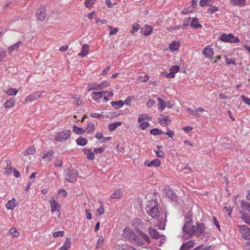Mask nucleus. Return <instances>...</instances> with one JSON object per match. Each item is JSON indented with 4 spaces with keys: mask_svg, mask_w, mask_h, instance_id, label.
Returning <instances> with one entry per match:
<instances>
[{
    "mask_svg": "<svg viewBox=\"0 0 250 250\" xmlns=\"http://www.w3.org/2000/svg\"><path fill=\"white\" fill-rule=\"evenodd\" d=\"M71 131L66 129L58 132L57 136L55 138L56 141L62 142L67 141L71 135Z\"/></svg>",
    "mask_w": 250,
    "mask_h": 250,
    "instance_id": "f257e3e1",
    "label": "nucleus"
},
{
    "mask_svg": "<svg viewBox=\"0 0 250 250\" xmlns=\"http://www.w3.org/2000/svg\"><path fill=\"white\" fill-rule=\"evenodd\" d=\"M65 179L70 183H74L77 180L78 172L74 169L68 168L65 171Z\"/></svg>",
    "mask_w": 250,
    "mask_h": 250,
    "instance_id": "f03ea898",
    "label": "nucleus"
},
{
    "mask_svg": "<svg viewBox=\"0 0 250 250\" xmlns=\"http://www.w3.org/2000/svg\"><path fill=\"white\" fill-rule=\"evenodd\" d=\"M187 218H188V221L184 225L183 230L184 233L192 235L194 234L195 225H193L191 223V217L190 216L187 217Z\"/></svg>",
    "mask_w": 250,
    "mask_h": 250,
    "instance_id": "7ed1b4c3",
    "label": "nucleus"
},
{
    "mask_svg": "<svg viewBox=\"0 0 250 250\" xmlns=\"http://www.w3.org/2000/svg\"><path fill=\"white\" fill-rule=\"evenodd\" d=\"M146 210L147 214L151 216L152 218L155 219H158L159 218L160 212L158 207H157L156 205L154 206L151 205L150 206H147Z\"/></svg>",
    "mask_w": 250,
    "mask_h": 250,
    "instance_id": "20e7f679",
    "label": "nucleus"
},
{
    "mask_svg": "<svg viewBox=\"0 0 250 250\" xmlns=\"http://www.w3.org/2000/svg\"><path fill=\"white\" fill-rule=\"evenodd\" d=\"M220 40L224 42L230 43H238L240 42L239 38L232 34H222L220 37Z\"/></svg>",
    "mask_w": 250,
    "mask_h": 250,
    "instance_id": "39448f33",
    "label": "nucleus"
},
{
    "mask_svg": "<svg viewBox=\"0 0 250 250\" xmlns=\"http://www.w3.org/2000/svg\"><path fill=\"white\" fill-rule=\"evenodd\" d=\"M237 229L243 238L245 239H250V229L247 225H238Z\"/></svg>",
    "mask_w": 250,
    "mask_h": 250,
    "instance_id": "423d86ee",
    "label": "nucleus"
},
{
    "mask_svg": "<svg viewBox=\"0 0 250 250\" xmlns=\"http://www.w3.org/2000/svg\"><path fill=\"white\" fill-rule=\"evenodd\" d=\"M122 235L124 238L128 239L131 242L137 238V235L132 229L127 227L124 229Z\"/></svg>",
    "mask_w": 250,
    "mask_h": 250,
    "instance_id": "0eeeda50",
    "label": "nucleus"
},
{
    "mask_svg": "<svg viewBox=\"0 0 250 250\" xmlns=\"http://www.w3.org/2000/svg\"><path fill=\"white\" fill-rule=\"evenodd\" d=\"M205 227L204 224L196 223L195 224V228L194 232L197 237H199L204 235L205 233Z\"/></svg>",
    "mask_w": 250,
    "mask_h": 250,
    "instance_id": "6e6552de",
    "label": "nucleus"
},
{
    "mask_svg": "<svg viewBox=\"0 0 250 250\" xmlns=\"http://www.w3.org/2000/svg\"><path fill=\"white\" fill-rule=\"evenodd\" d=\"M42 93V92L40 93L39 92H35L30 94L25 99L23 103L26 104L29 102H32L40 98Z\"/></svg>",
    "mask_w": 250,
    "mask_h": 250,
    "instance_id": "1a4fd4ad",
    "label": "nucleus"
},
{
    "mask_svg": "<svg viewBox=\"0 0 250 250\" xmlns=\"http://www.w3.org/2000/svg\"><path fill=\"white\" fill-rule=\"evenodd\" d=\"M54 151L52 150H45L42 151L40 156L45 161H50L52 160Z\"/></svg>",
    "mask_w": 250,
    "mask_h": 250,
    "instance_id": "9d476101",
    "label": "nucleus"
},
{
    "mask_svg": "<svg viewBox=\"0 0 250 250\" xmlns=\"http://www.w3.org/2000/svg\"><path fill=\"white\" fill-rule=\"evenodd\" d=\"M213 49L210 45L206 46L203 50V54L207 58H210L212 57L213 55Z\"/></svg>",
    "mask_w": 250,
    "mask_h": 250,
    "instance_id": "9b49d317",
    "label": "nucleus"
},
{
    "mask_svg": "<svg viewBox=\"0 0 250 250\" xmlns=\"http://www.w3.org/2000/svg\"><path fill=\"white\" fill-rule=\"evenodd\" d=\"M104 93H105V91H101L98 92H92L91 93L90 96L94 101H97L103 97Z\"/></svg>",
    "mask_w": 250,
    "mask_h": 250,
    "instance_id": "f8f14e48",
    "label": "nucleus"
},
{
    "mask_svg": "<svg viewBox=\"0 0 250 250\" xmlns=\"http://www.w3.org/2000/svg\"><path fill=\"white\" fill-rule=\"evenodd\" d=\"M160 118L159 119V123L163 126H166L170 123V117L169 116H165L161 115Z\"/></svg>",
    "mask_w": 250,
    "mask_h": 250,
    "instance_id": "ddd939ff",
    "label": "nucleus"
},
{
    "mask_svg": "<svg viewBox=\"0 0 250 250\" xmlns=\"http://www.w3.org/2000/svg\"><path fill=\"white\" fill-rule=\"evenodd\" d=\"M36 17L38 20L42 21L46 17V12L44 8H40L37 10Z\"/></svg>",
    "mask_w": 250,
    "mask_h": 250,
    "instance_id": "4468645a",
    "label": "nucleus"
},
{
    "mask_svg": "<svg viewBox=\"0 0 250 250\" xmlns=\"http://www.w3.org/2000/svg\"><path fill=\"white\" fill-rule=\"evenodd\" d=\"M89 46L87 44H84L83 45L81 52L78 53V56L81 57H85L89 53Z\"/></svg>",
    "mask_w": 250,
    "mask_h": 250,
    "instance_id": "2eb2a0df",
    "label": "nucleus"
},
{
    "mask_svg": "<svg viewBox=\"0 0 250 250\" xmlns=\"http://www.w3.org/2000/svg\"><path fill=\"white\" fill-rule=\"evenodd\" d=\"M51 206V210L52 212H54L56 211H59L60 206L59 204L55 201L54 198H52L50 201Z\"/></svg>",
    "mask_w": 250,
    "mask_h": 250,
    "instance_id": "dca6fc26",
    "label": "nucleus"
},
{
    "mask_svg": "<svg viewBox=\"0 0 250 250\" xmlns=\"http://www.w3.org/2000/svg\"><path fill=\"white\" fill-rule=\"evenodd\" d=\"M145 165L147 167H157L161 165V161L158 159H154L150 162L146 161L145 162Z\"/></svg>",
    "mask_w": 250,
    "mask_h": 250,
    "instance_id": "f3484780",
    "label": "nucleus"
},
{
    "mask_svg": "<svg viewBox=\"0 0 250 250\" xmlns=\"http://www.w3.org/2000/svg\"><path fill=\"white\" fill-rule=\"evenodd\" d=\"M21 44V41H18L15 44L8 47V48H7V52L9 54H11L14 50H17Z\"/></svg>",
    "mask_w": 250,
    "mask_h": 250,
    "instance_id": "a211bd4d",
    "label": "nucleus"
},
{
    "mask_svg": "<svg viewBox=\"0 0 250 250\" xmlns=\"http://www.w3.org/2000/svg\"><path fill=\"white\" fill-rule=\"evenodd\" d=\"M195 243L194 241L189 240L182 245L180 250H188L190 248L193 247L195 245Z\"/></svg>",
    "mask_w": 250,
    "mask_h": 250,
    "instance_id": "6ab92c4d",
    "label": "nucleus"
},
{
    "mask_svg": "<svg viewBox=\"0 0 250 250\" xmlns=\"http://www.w3.org/2000/svg\"><path fill=\"white\" fill-rule=\"evenodd\" d=\"M87 90L89 91L95 90H101V87H100V85L99 83H91L88 84L87 85Z\"/></svg>",
    "mask_w": 250,
    "mask_h": 250,
    "instance_id": "aec40b11",
    "label": "nucleus"
},
{
    "mask_svg": "<svg viewBox=\"0 0 250 250\" xmlns=\"http://www.w3.org/2000/svg\"><path fill=\"white\" fill-rule=\"evenodd\" d=\"M246 2V0H230L231 5L233 6H244Z\"/></svg>",
    "mask_w": 250,
    "mask_h": 250,
    "instance_id": "412c9836",
    "label": "nucleus"
},
{
    "mask_svg": "<svg viewBox=\"0 0 250 250\" xmlns=\"http://www.w3.org/2000/svg\"><path fill=\"white\" fill-rule=\"evenodd\" d=\"M71 246V241L69 238L66 237L63 245L60 248V250H68L70 249Z\"/></svg>",
    "mask_w": 250,
    "mask_h": 250,
    "instance_id": "4be33fe9",
    "label": "nucleus"
},
{
    "mask_svg": "<svg viewBox=\"0 0 250 250\" xmlns=\"http://www.w3.org/2000/svg\"><path fill=\"white\" fill-rule=\"evenodd\" d=\"M180 47V43L178 41H173L169 44V48L172 51L178 50Z\"/></svg>",
    "mask_w": 250,
    "mask_h": 250,
    "instance_id": "5701e85b",
    "label": "nucleus"
},
{
    "mask_svg": "<svg viewBox=\"0 0 250 250\" xmlns=\"http://www.w3.org/2000/svg\"><path fill=\"white\" fill-rule=\"evenodd\" d=\"M122 195L123 192L122 189L118 188L115 190L114 193L111 195L110 198L111 199H121Z\"/></svg>",
    "mask_w": 250,
    "mask_h": 250,
    "instance_id": "b1692460",
    "label": "nucleus"
},
{
    "mask_svg": "<svg viewBox=\"0 0 250 250\" xmlns=\"http://www.w3.org/2000/svg\"><path fill=\"white\" fill-rule=\"evenodd\" d=\"M16 200L13 198L6 203V208L7 209H13L16 207Z\"/></svg>",
    "mask_w": 250,
    "mask_h": 250,
    "instance_id": "393cba45",
    "label": "nucleus"
},
{
    "mask_svg": "<svg viewBox=\"0 0 250 250\" xmlns=\"http://www.w3.org/2000/svg\"><path fill=\"white\" fill-rule=\"evenodd\" d=\"M153 30V28L151 26L145 25L142 28V32L145 36H148L151 34Z\"/></svg>",
    "mask_w": 250,
    "mask_h": 250,
    "instance_id": "a878e982",
    "label": "nucleus"
},
{
    "mask_svg": "<svg viewBox=\"0 0 250 250\" xmlns=\"http://www.w3.org/2000/svg\"><path fill=\"white\" fill-rule=\"evenodd\" d=\"M149 233L152 238L154 239H159L160 237V235L159 232L155 229L149 228Z\"/></svg>",
    "mask_w": 250,
    "mask_h": 250,
    "instance_id": "bb28decb",
    "label": "nucleus"
},
{
    "mask_svg": "<svg viewBox=\"0 0 250 250\" xmlns=\"http://www.w3.org/2000/svg\"><path fill=\"white\" fill-rule=\"evenodd\" d=\"M157 100L159 102L158 104V110L160 111H162L163 110L165 109L166 106V103H165V101L163 99L160 98H158Z\"/></svg>",
    "mask_w": 250,
    "mask_h": 250,
    "instance_id": "cd10ccee",
    "label": "nucleus"
},
{
    "mask_svg": "<svg viewBox=\"0 0 250 250\" xmlns=\"http://www.w3.org/2000/svg\"><path fill=\"white\" fill-rule=\"evenodd\" d=\"M241 207L244 209L250 212V203L245 200L241 201Z\"/></svg>",
    "mask_w": 250,
    "mask_h": 250,
    "instance_id": "c85d7f7f",
    "label": "nucleus"
},
{
    "mask_svg": "<svg viewBox=\"0 0 250 250\" xmlns=\"http://www.w3.org/2000/svg\"><path fill=\"white\" fill-rule=\"evenodd\" d=\"M187 111L190 115L193 116L195 114V112H203L205 111V110L201 107L196 108L195 109L191 108H188L187 109Z\"/></svg>",
    "mask_w": 250,
    "mask_h": 250,
    "instance_id": "c756f323",
    "label": "nucleus"
},
{
    "mask_svg": "<svg viewBox=\"0 0 250 250\" xmlns=\"http://www.w3.org/2000/svg\"><path fill=\"white\" fill-rule=\"evenodd\" d=\"M15 105V102L13 100H9L5 102L3 106L5 108H9L13 107Z\"/></svg>",
    "mask_w": 250,
    "mask_h": 250,
    "instance_id": "7c9ffc66",
    "label": "nucleus"
},
{
    "mask_svg": "<svg viewBox=\"0 0 250 250\" xmlns=\"http://www.w3.org/2000/svg\"><path fill=\"white\" fill-rule=\"evenodd\" d=\"M8 234L12 235V237H18L19 236V232L16 228H13L9 229Z\"/></svg>",
    "mask_w": 250,
    "mask_h": 250,
    "instance_id": "2f4dec72",
    "label": "nucleus"
},
{
    "mask_svg": "<svg viewBox=\"0 0 250 250\" xmlns=\"http://www.w3.org/2000/svg\"><path fill=\"white\" fill-rule=\"evenodd\" d=\"M72 130L74 133H75L78 135L83 134L85 132V130H83L82 128H81L76 125H73V126L72 127Z\"/></svg>",
    "mask_w": 250,
    "mask_h": 250,
    "instance_id": "473e14b6",
    "label": "nucleus"
},
{
    "mask_svg": "<svg viewBox=\"0 0 250 250\" xmlns=\"http://www.w3.org/2000/svg\"><path fill=\"white\" fill-rule=\"evenodd\" d=\"M122 125L121 122H117L112 123L109 125L108 129L110 131L115 130L117 127L120 126Z\"/></svg>",
    "mask_w": 250,
    "mask_h": 250,
    "instance_id": "72a5a7b5",
    "label": "nucleus"
},
{
    "mask_svg": "<svg viewBox=\"0 0 250 250\" xmlns=\"http://www.w3.org/2000/svg\"><path fill=\"white\" fill-rule=\"evenodd\" d=\"M111 104L115 108L118 109L120 107H122L124 105V103L122 100L118 101H113L111 103Z\"/></svg>",
    "mask_w": 250,
    "mask_h": 250,
    "instance_id": "f704fd0d",
    "label": "nucleus"
},
{
    "mask_svg": "<svg viewBox=\"0 0 250 250\" xmlns=\"http://www.w3.org/2000/svg\"><path fill=\"white\" fill-rule=\"evenodd\" d=\"M84 154L86 155L87 158L90 160L94 159V154L91 149H85Z\"/></svg>",
    "mask_w": 250,
    "mask_h": 250,
    "instance_id": "c9c22d12",
    "label": "nucleus"
},
{
    "mask_svg": "<svg viewBox=\"0 0 250 250\" xmlns=\"http://www.w3.org/2000/svg\"><path fill=\"white\" fill-rule=\"evenodd\" d=\"M190 26L194 28L197 29L202 26L201 24L199 23V21L197 18L192 19Z\"/></svg>",
    "mask_w": 250,
    "mask_h": 250,
    "instance_id": "e433bc0d",
    "label": "nucleus"
},
{
    "mask_svg": "<svg viewBox=\"0 0 250 250\" xmlns=\"http://www.w3.org/2000/svg\"><path fill=\"white\" fill-rule=\"evenodd\" d=\"M104 239L103 236L101 235L99 237L98 239L97 242V245L96 246L95 249H101L104 244Z\"/></svg>",
    "mask_w": 250,
    "mask_h": 250,
    "instance_id": "4c0bfd02",
    "label": "nucleus"
},
{
    "mask_svg": "<svg viewBox=\"0 0 250 250\" xmlns=\"http://www.w3.org/2000/svg\"><path fill=\"white\" fill-rule=\"evenodd\" d=\"M77 144L81 146H84L87 144V140L82 137H79L76 140Z\"/></svg>",
    "mask_w": 250,
    "mask_h": 250,
    "instance_id": "58836bf2",
    "label": "nucleus"
},
{
    "mask_svg": "<svg viewBox=\"0 0 250 250\" xmlns=\"http://www.w3.org/2000/svg\"><path fill=\"white\" fill-rule=\"evenodd\" d=\"M94 129H95V125L93 123H88L87 124L86 127L85 128V130H86L85 131L87 133H90L93 132Z\"/></svg>",
    "mask_w": 250,
    "mask_h": 250,
    "instance_id": "ea45409f",
    "label": "nucleus"
},
{
    "mask_svg": "<svg viewBox=\"0 0 250 250\" xmlns=\"http://www.w3.org/2000/svg\"><path fill=\"white\" fill-rule=\"evenodd\" d=\"M131 243L138 247H141L144 245V241L137 236V238H135V240H133Z\"/></svg>",
    "mask_w": 250,
    "mask_h": 250,
    "instance_id": "a19ab883",
    "label": "nucleus"
},
{
    "mask_svg": "<svg viewBox=\"0 0 250 250\" xmlns=\"http://www.w3.org/2000/svg\"><path fill=\"white\" fill-rule=\"evenodd\" d=\"M242 220L246 223L250 225V214L245 213L242 216Z\"/></svg>",
    "mask_w": 250,
    "mask_h": 250,
    "instance_id": "79ce46f5",
    "label": "nucleus"
},
{
    "mask_svg": "<svg viewBox=\"0 0 250 250\" xmlns=\"http://www.w3.org/2000/svg\"><path fill=\"white\" fill-rule=\"evenodd\" d=\"M139 235L143 238L145 241H146L147 243H150V239L149 237L146 235V233L140 231L139 232Z\"/></svg>",
    "mask_w": 250,
    "mask_h": 250,
    "instance_id": "37998d69",
    "label": "nucleus"
},
{
    "mask_svg": "<svg viewBox=\"0 0 250 250\" xmlns=\"http://www.w3.org/2000/svg\"><path fill=\"white\" fill-rule=\"evenodd\" d=\"M139 235L143 238L145 241H146L147 243H150V239L149 237L146 235V233L140 231L139 232Z\"/></svg>",
    "mask_w": 250,
    "mask_h": 250,
    "instance_id": "c03bdc74",
    "label": "nucleus"
},
{
    "mask_svg": "<svg viewBox=\"0 0 250 250\" xmlns=\"http://www.w3.org/2000/svg\"><path fill=\"white\" fill-rule=\"evenodd\" d=\"M139 235L143 238L145 241H146L147 243H150V239L149 237L146 235V233L140 231L139 232Z\"/></svg>",
    "mask_w": 250,
    "mask_h": 250,
    "instance_id": "a18cd8bd",
    "label": "nucleus"
},
{
    "mask_svg": "<svg viewBox=\"0 0 250 250\" xmlns=\"http://www.w3.org/2000/svg\"><path fill=\"white\" fill-rule=\"evenodd\" d=\"M6 93L9 96H15L17 94L18 90L16 88H10L6 91Z\"/></svg>",
    "mask_w": 250,
    "mask_h": 250,
    "instance_id": "49530a36",
    "label": "nucleus"
},
{
    "mask_svg": "<svg viewBox=\"0 0 250 250\" xmlns=\"http://www.w3.org/2000/svg\"><path fill=\"white\" fill-rule=\"evenodd\" d=\"M149 119V116L147 114H140L138 117V122L141 123L145 120H148Z\"/></svg>",
    "mask_w": 250,
    "mask_h": 250,
    "instance_id": "de8ad7c7",
    "label": "nucleus"
},
{
    "mask_svg": "<svg viewBox=\"0 0 250 250\" xmlns=\"http://www.w3.org/2000/svg\"><path fill=\"white\" fill-rule=\"evenodd\" d=\"M36 151V149L34 146H31L27 149L24 152V155L33 154Z\"/></svg>",
    "mask_w": 250,
    "mask_h": 250,
    "instance_id": "09e8293b",
    "label": "nucleus"
},
{
    "mask_svg": "<svg viewBox=\"0 0 250 250\" xmlns=\"http://www.w3.org/2000/svg\"><path fill=\"white\" fill-rule=\"evenodd\" d=\"M100 87H101V90L105 88L110 85V83L107 81H103L99 84Z\"/></svg>",
    "mask_w": 250,
    "mask_h": 250,
    "instance_id": "8fccbe9b",
    "label": "nucleus"
},
{
    "mask_svg": "<svg viewBox=\"0 0 250 250\" xmlns=\"http://www.w3.org/2000/svg\"><path fill=\"white\" fill-rule=\"evenodd\" d=\"M150 133L153 135H161L163 134V131L158 128H154L150 130Z\"/></svg>",
    "mask_w": 250,
    "mask_h": 250,
    "instance_id": "3c124183",
    "label": "nucleus"
},
{
    "mask_svg": "<svg viewBox=\"0 0 250 250\" xmlns=\"http://www.w3.org/2000/svg\"><path fill=\"white\" fill-rule=\"evenodd\" d=\"M180 70V67L178 65L172 66L169 69L170 72L175 75Z\"/></svg>",
    "mask_w": 250,
    "mask_h": 250,
    "instance_id": "603ef678",
    "label": "nucleus"
},
{
    "mask_svg": "<svg viewBox=\"0 0 250 250\" xmlns=\"http://www.w3.org/2000/svg\"><path fill=\"white\" fill-rule=\"evenodd\" d=\"M140 28V25L138 23H134L132 27V29L130 31V33L132 34H134L136 32L138 31Z\"/></svg>",
    "mask_w": 250,
    "mask_h": 250,
    "instance_id": "864d4df0",
    "label": "nucleus"
},
{
    "mask_svg": "<svg viewBox=\"0 0 250 250\" xmlns=\"http://www.w3.org/2000/svg\"><path fill=\"white\" fill-rule=\"evenodd\" d=\"M96 0H85L84 2L85 6L87 8L92 7L95 3Z\"/></svg>",
    "mask_w": 250,
    "mask_h": 250,
    "instance_id": "5fc2aeb1",
    "label": "nucleus"
},
{
    "mask_svg": "<svg viewBox=\"0 0 250 250\" xmlns=\"http://www.w3.org/2000/svg\"><path fill=\"white\" fill-rule=\"evenodd\" d=\"M103 112L98 111L97 112H93L90 114V117L94 118H99L103 114Z\"/></svg>",
    "mask_w": 250,
    "mask_h": 250,
    "instance_id": "6e6d98bb",
    "label": "nucleus"
},
{
    "mask_svg": "<svg viewBox=\"0 0 250 250\" xmlns=\"http://www.w3.org/2000/svg\"><path fill=\"white\" fill-rule=\"evenodd\" d=\"M108 27H109V29L110 30L109 33V35H110V36L116 34L119 31V29L118 28H113V27L110 25L108 26Z\"/></svg>",
    "mask_w": 250,
    "mask_h": 250,
    "instance_id": "4d7b16f0",
    "label": "nucleus"
},
{
    "mask_svg": "<svg viewBox=\"0 0 250 250\" xmlns=\"http://www.w3.org/2000/svg\"><path fill=\"white\" fill-rule=\"evenodd\" d=\"M218 10V8L215 6H211L207 10L208 14H213Z\"/></svg>",
    "mask_w": 250,
    "mask_h": 250,
    "instance_id": "13d9d810",
    "label": "nucleus"
},
{
    "mask_svg": "<svg viewBox=\"0 0 250 250\" xmlns=\"http://www.w3.org/2000/svg\"><path fill=\"white\" fill-rule=\"evenodd\" d=\"M12 169L11 166L8 164L7 167L4 168V174L6 175H9L12 173Z\"/></svg>",
    "mask_w": 250,
    "mask_h": 250,
    "instance_id": "bf43d9fd",
    "label": "nucleus"
},
{
    "mask_svg": "<svg viewBox=\"0 0 250 250\" xmlns=\"http://www.w3.org/2000/svg\"><path fill=\"white\" fill-rule=\"evenodd\" d=\"M155 101L152 99H149L146 103L147 108H150L155 104Z\"/></svg>",
    "mask_w": 250,
    "mask_h": 250,
    "instance_id": "052dcab7",
    "label": "nucleus"
},
{
    "mask_svg": "<svg viewBox=\"0 0 250 250\" xmlns=\"http://www.w3.org/2000/svg\"><path fill=\"white\" fill-rule=\"evenodd\" d=\"M149 125V123L147 122H143L140 124V128L143 130H145Z\"/></svg>",
    "mask_w": 250,
    "mask_h": 250,
    "instance_id": "680f3d73",
    "label": "nucleus"
},
{
    "mask_svg": "<svg viewBox=\"0 0 250 250\" xmlns=\"http://www.w3.org/2000/svg\"><path fill=\"white\" fill-rule=\"evenodd\" d=\"M149 77L147 75H146L144 76H139V80L142 82L145 83L148 81Z\"/></svg>",
    "mask_w": 250,
    "mask_h": 250,
    "instance_id": "e2e57ef3",
    "label": "nucleus"
},
{
    "mask_svg": "<svg viewBox=\"0 0 250 250\" xmlns=\"http://www.w3.org/2000/svg\"><path fill=\"white\" fill-rule=\"evenodd\" d=\"M64 235V231H58L53 233V236L54 237H58L60 236L62 237Z\"/></svg>",
    "mask_w": 250,
    "mask_h": 250,
    "instance_id": "0e129e2a",
    "label": "nucleus"
},
{
    "mask_svg": "<svg viewBox=\"0 0 250 250\" xmlns=\"http://www.w3.org/2000/svg\"><path fill=\"white\" fill-rule=\"evenodd\" d=\"M101 207L97 209V212L98 213V216H100L104 213V206L102 203H101Z\"/></svg>",
    "mask_w": 250,
    "mask_h": 250,
    "instance_id": "69168bd1",
    "label": "nucleus"
},
{
    "mask_svg": "<svg viewBox=\"0 0 250 250\" xmlns=\"http://www.w3.org/2000/svg\"><path fill=\"white\" fill-rule=\"evenodd\" d=\"M104 149L105 148L103 147H101L99 148H95L93 149V152L95 153L100 154L104 151Z\"/></svg>",
    "mask_w": 250,
    "mask_h": 250,
    "instance_id": "338daca9",
    "label": "nucleus"
},
{
    "mask_svg": "<svg viewBox=\"0 0 250 250\" xmlns=\"http://www.w3.org/2000/svg\"><path fill=\"white\" fill-rule=\"evenodd\" d=\"M62 164V161L61 159H57L54 161V165L56 167H61Z\"/></svg>",
    "mask_w": 250,
    "mask_h": 250,
    "instance_id": "774afa93",
    "label": "nucleus"
}]
</instances>
